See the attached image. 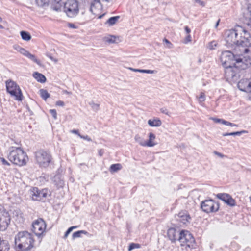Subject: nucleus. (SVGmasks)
Here are the masks:
<instances>
[{"label": "nucleus", "instance_id": "obj_1", "mask_svg": "<svg viewBox=\"0 0 251 251\" xmlns=\"http://www.w3.org/2000/svg\"><path fill=\"white\" fill-rule=\"evenodd\" d=\"M225 36L226 43L229 46L236 45L242 47H251V38L248 32L241 26H238L234 29L226 31ZM243 51L248 53V48H245Z\"/></svg>", "mask_w": 251, "mask_h": 251}, {"label": "nucleus", "instance_id": "obj_2", "mask_svg": "<svg viewBox=\"0 0 251 251\" xmlns=\"http://www.w3.org/2000/svg\"><path fill=\"white\" fill-rule=\"evenodd\" d=\"M32 235L26 231H21L15 237V249L17 251H28L34 247Z\"/></svg>", "mask_w": 251, "mask_h": 251}, {"label": "nucleus", "instance_id": "obj_3", "mask_svg": "<svg viewBox=\"0 0 251 251\" xmlns=\"http://www.w3.org/2000/svg\"><path fill=\"white\" fill-rule=\"evenodd\" d=\"M9 160L13 164L22 166L26 164L28 157L26 153L19 147H12L8 155Z\"/></svg>", "mask_w": 251, "mask_h": 251}, {"label": "nucleus", "instance_id": "obj_4", "mask_svg": "<svg viewBox=\"0 0 251 251\" xmlns=\"http://www.w3.org/2000/svg\"><path fill=\"white\" fill-rule=\"evenodd\" d=\"M6 87L8 93L14 97L15 100L22 101L23 95L19 86L14 81L9 80L6 82Z\"/></svg>", "mask_w": 251, "mask_h": 251}, {"label": "nucleus", "instance_id": "obj_5", "mask_svg": "<svg viewBox=\"0 0 251 251\" xmlns=\"http://www.w3.org/2000/svg\"><path fill=\"white\" fill-rule=\"evenodd\" d=\"M64 11L69 17H75L79 13L78 2L76 0H68L64 3Z\"/></svg>", "mask_w": 251, "mask_h": 251}, {"label": "nucleus", "instance_id": "obj_6", "mask_svg": "<svg viewBox=\"0 0 251 251\" xmlns=\"http://www.w3.org/2000/svg\"><path fill=\"white\" fill-rule=\"evenodd\" d=\"M178 241L182 246L193 248L195 245V239L192 235L188 231L182 230L179 233Z\"/></svg>", "mask_w": 251, "mask_h": 251}, {"label": "nucleus", "instance_id": "obj_7", "mask_svg": "<svg viewBox=\"0 0 251 251\" xmlns=\"http://www.w3.org/2000/svg\"><path fill=\"white\" fill-rule=\"evenodd\" d=\"M236 57V55H235L231 51H225L222 53L221 61L225 68H231L235 66Z\"/></svg>", "mask_w": 251, "mask_h": 251}, {"label": "nucleus", "instance_id": "obj_8", "mask_svg": "<svg viewBox=\"0 0 251 251\" xmlns=\"http://www.w3.org/2000/svg\"><path fill=\"white\" fill-rule=\"evenodd\" d=\"M35 159L42 167H47L51 161L50 154L43 150H40L35 153Z\"/></svg>", "mask_w": 251, "mask_h": 251}, {"label": "nucleus", "instance_id": "obj_9", "mask_svg": "<svg viewBox=\"0 0 251 251\" xmlns=\"http://www.w3.org/2000/svg\"><path fill=\"white\" fill-rule=\"evenodd\" d=\"M31 191L32 200L34 201H45L47 197L50 195L47 189L39 190L37 187H33Z\"/></svg>", "mask_w": 251, "mask_h": 251}, {"label": "nucleus", "instance_id": "obj_10", "mask_svg": "<svg viewBox=\"0 0 251 251\" xmlns=\"http://www.w3.org/2000/svg\"><path fill=\"white\" fill-rule=\"evenodd\" d=\"M46 228V224L43 219L40 218L32 223V230L39 238H42Z\"/></svg>", "mask_w": 251, "mask_h": 251}, {"label": "nucleus", "instance_id": "obj_11", "mask_svg": "<svg viewBox=\"0 0 251 251\" xmlns=\"http://www.w3.org/2000/svg\"><path fill=\"white\" fill-rule=\"evenodd\" d=\"M201 207L203 211L208 213L217 211L219 208V205L214 200L210 199L201 201Z\"/></svg>", "mask_w": 251, "mask_h": 251}, {"label": "nucleus", "instance_id": "obj_12", "mask_svg": "<svg viewBox=\"0 0 251 251\" xmlns=\"http://www.w3.org/2000/svg\"><path fill=\"white\" fill-rule=\"evenodd\" d=\"M10 221V216L3 207H0V230L6 229Z\"/></svg>", "mask_w": 251, "mask_h": 251}, {"label": "nucleus", "instance_id": "obj_13", "mask_svg": "<svg viewBox=\"0 0 251 251\" xmlns=\"http://www.w3.org/2000/svg\"><path fill=\"white\" fill-rule=\"evenodd\" d=\"M216 197L230 206H234L236 205L235 200L228 194L218 193L216 195Z\"/></svg>", "mask_w": 251, "mask_h": 251}, {"label": "nucleus", "instance_id": "obj_14", "mask_svg": "<svg viewBox=\"0 0 251 251\" xmlns=\"http://www.w3.org/2000/svg\"><path fill=\"white\" fill-rule=\"evenodd\" d=\"M238 88L241 91L251 93V82L247 79H242L238 82Z\"/></svg>", "mask_w": 251, "mask_h": 251}, {"label": "nucleus", "instance_id": "obj_15", "mask_svg": "<svg viewBox=\"0 0 251 251\" xmlns=\"http://www.w3.org/2000/svg\"><path fill=\"white\" fill-rule=\"evenodd\" d=\"M176 219L185 224L190 219V217L186 211H182L178 214Z\"/></svg>", "mask_w": 251, "mask_h": 251}, {"label": "nucleus", "instance_id": "obj_16", "mask_svg": "<svg viewBox=\"0 0 251 251\" xmlns=\"http://www.w3.org/2000/svg\"><path fill=\"white\" fill-rule=\"evenodd\" d=\"M179 231H177L174 228H170L167 231V235L169 239L172 242H175L176 240V236L179 235Z\"/></svg>", "mask_w": 251, "mask_h": 251}, {"label": "nucleus", "instance_id": "obj_17", "mask_svg": "<svg viewBox=\"0 0 251 251\" xmlns=\"http://www.w3.org/2000/svg\"><path fill=\"white\" fill-rule=\"evenodd\" d=\"M52 181L58 188H62L64 185V181L60 175H55L52 178Z\"/></svg>", "mask_w": 251, "mask_h": 251}, {"label": "nucleus", "instance_id": "obj_18", "mask_svg": "<svg viewBox=\"0 0 251 251\" xmlns=\"http://www.w3.org/2000/svg\"><path fill=\"white\" fill-rule=\"evenodd\" d=\"M9 249L8 241L0 238V251H8Z\"/></svg>", "mask_w": 251, "mask_h": 251}, {"label": "nucleus", "instance_id": "obj_19", "mask_svg": "<svg viewBox=\"0 0 251 251\" xmlns=\"http://www.w3.org/2000/svg\"><path fill=\"white\" fill-rule=\"evenodd\" d=\"M33 76L38 82L40 83H43L46 81V77L43 74L38 72H34L33 74Z\"/></svg>", "mask_w": 251, "mask_h": 251}, {"label": "nucleus", "instance_id": "obj_20", "mask_svg": "<svg viewBox=\"0 0 251 251\" xmlns=\"http://www.w3.org/2000/svg\"><path fill=\"white\" fill-rule=\"evenodd\" d=\"M155 135L152 133H150L149 134V140L146 142V146L148 147H153L157 144L156 143L154 142L155 139Z\"/></svg>", "mask_w": 251, "mask_h": 251}, {"label": "nucleus", "instance_id": "obj_21", "mask_svg": "<svg viewBox=\"0 0 251 251\" xmlns=\"http://www.w3.org/2000/svg\"><path fill=\"white\" fill-rule=\"evenodd\" d=\"M148 124L151 127H159L162 125V122L159 119H150Z\"/></svg>", "mask_w": 251, "mask_h": 251}, {"label": "nucleus", "instance_id": "obj_22", "mask_svg": "<svg viewBox=\"0 0 251 251\" xmlns=\"http://www.w3.org/2000/svg\"><path fill=\"white\" fill-rule=\"evenodd\" d=\"M236 63L234 67L238 68L242 70V65H245L244 62V58L242 56H236L235 59Z\"/></svg>", "mask_w": 251, "mask_h": 251}, {"label": "nucleus", "instance_id": "obj_23", "mask_svg": "<svg viewBox=\"0 0 251 251\" xmlns=\"http://www.w3.org/2000/svg\"><path fill=\"white\" fill-rule=\"evenodd\" d=\"M119 18V16L110 17L106 21L105 24L108 25L109 26H112L117 22Z\"/></svg>", "mask_w": 251, "mask_h": 251}, {"label": "nucleus", "instance_id": "obj_24", "mask_svg": "<svg viewBox=\"0 0 251 251\" xmlns=\"http://www.w3.org/2000/svg\"><path fill=\"white\" fill-rule=\"evenodd\" d=\"M122 169V165L119 164H114L110 166L109 168V171L113 173L114 172H116L119 170H120Z\"/></svg>", "mask_w": 251, "mask_h": 251}, {"label": "nucleus", "instance_id": "obj_25", "mask_svg": "<svg viewBox=\"0 0 251 251\" xmlns=\"http://www.w3.org/2000/svg\"><path fill=\"white\" fill-rule=\"evenodd\" d=\"M245 65H242V70L246 69L251 65V59L249 56H243Z\"/></svg>", "mask_w": 251, "mask_h": 251}, {"label": "nucleus", "instance_id": "obj_26", "mask_svg": "<svg viewBox=\"0 0 251 251\" xmlns=\"http://www.w3.org/2000/svg\"><path fill=\"white\" fill-rule=\"evenodd\" d=\"M20 35L23 40L25 41H29L31 38V36L29 32L25 31L20 32Z\"/></svg>", "mask_w": 251, "mask_h": 251}, {"label": "nucleus", "instance_id": "obj_27", "mask_svg": "<svg viewBox=\"0 0 251 251\" xmlns=\"http://www.w3.org/2000/svg\"><path fill=\"white\" fill-rule=\"evenodd\" d=\"M39 94L41 97L45 100L50 97V94L46 90L44 89L39 90Z\"/></svg>", "mask_w": 251, "mask_h": 251}, {"label": "nucleus", "instance_id": "obj_28", "mask_svg": "<svg viewBox=\"0 0 251 251\" xmlns=\"http://www.w3.org/2000/svg\"><path fill=\"white\" fill-rule=\"evenodd\" d=\"M26 57L36 63L38 65L41 66L42 64L40 61L37 59L34 55L31 54L29 52H28Z\"/></svg>", "mask_w": 251, "mask_h": 251}, {"label": "nucleus", "instance_id": "obj_29", "mask_svg": "<svg viewBox=\"0 0 251 251\" xmlns=\"http://www.w3.org/2000/svg\"><path fill=\"white\" fill-rule=\"evenodd\" d=\"M135 141L142 146H146V141H145L139 135H136L134 137Z\"/></svg>", "mask_w": 251, "mask_h": 251}, {"label": "nucleus", "instance_id": "obj_30", "mask_svg": "<svg viewBox=\"0 0 251 251\" xmlns=\"http://www.w3.org/2000/svg\"><path fill=\"white\" fill-rule=\"evenodd\" d=\"M82 234H84L85 235L89 234L88 232L85 230H79L74 232L72 235V238L73 239H75L76 238L80 237Z\"/></svg>", "mask_w": 251, "mask_h": 251}, {"label": "nucleus", "instance_id": "obj_31", "mask_svg": "<svg viewBox=\"0 0 251 251\" xmlns=\"http://www.w3.org/2000/svg\"><path fill=\"white\" fill-rule=\"evenodd\" d=\"M116 37L115 36L109 35L108 36L105 37L103 38V40L105 42L112 44L116 42Z\"/></svg>", "mask_w": 251, "mask_h": 251}, {"label": "nucleus", "instance_id": "obj_32", "mask_svg": "<svg viewBox=\"0 0 251 251\" xmlns=\"http://www.w3.org/2000/svg\"><path fill=\"white\" fill-rule=\"evenodd\" d=\"M49 0H36L37 4L40 7H45L48 5Z\"/></svg>", "mask_w": 251, "mask_h": 251}, {"label": "nucleus", "instance_id": "obj_33", "mask_svg": "<svg viewBox=\"0 0 251 251\" xmlns=\"http://www.w3.org/2000/svg\"><path fill=\"white\" fill-rule=\"evenodd\" d=\"M246 23L247 25L251 26V10L249 11L246 16Z\"/></svg>", "mask_w": 251, "mask_h": 251}, {"label": "nucleus", "instance_id": "obj_34", "mask_svg": "<svg viewBox=\"0 0 251 251\" xmlns=\"http://www.w3.org/2000/svg\"><path fill=\"white\" fill-rule=\"evenodd\" d=\"M89 104L91 106L93 110L97 111L99 109L100 105L99 104L95 103L93 101L89 102Z\"/></svg>", "mask_w": 251, "mask_h": 251}, {"label": "nucleus", "instance_id": "obj_35", "mask_svg": "<svg viewBox=\"0 0 251 251\" xmlns=\"http://www.w3.org/2000/svg\"><path fill=\"white\" fill-rule=\"evenodd\" d=\"M217 43L215 41H211L209 43L208 48L210 50H213L217 46Z\"/></svg>", "mask_w": 251, "mask_h": 251}, {"label": "nucleus", "instance_id": "obj_36", "mask_svg": "<svg viewBox=\"0 0 251 251\" xmlns=\"http://www.w3.org/2000/svg\"><path fill=\"white\" fill-rule=\"evenodd\" d=\"M247 132H248L247 131L242 130L240 131L230 132V134H231V136H235V135L240 136L243 133H247Z\"/></svg>", "mask_w": 251, "mask_h": 251}, {"label": "nucleus", "instance_id": "obj_37", "mask_svg": "<svg viewBox=\"0 0 251 251\" xmlns=\"http://www.w3.org/2000/svg\"><path fill=\"white\" fill-rule=\"evenodd\" d=\"M139 244H135V243H131V244H130V245L129 246L128 250L129 251H130L135 248H139Z\"/></svg>", "mask_w": 251, "mask_h": 251}, {"label": "nucleus", "instance_id": "obj_38", "mask_svg": "<svg viewBox=\"0 0 251 251\" xmlns=\"http://www.w3.org/2000/svg\"><path fill=\"white\" fill-rule=\"evenodd\" d=\"M200 103L203 102L205 101V95L203 93H201L200 96L198 98Z\"/></svg>", "mask_w": 251, "mask_h": 251}, {"label": "nucleus", "instance_id": "obj_39", "mask_svg": "<svg viewBox=\"0 0 251 251\" xmlns=\"http://www.w3.org/2000/svg\"><path fill=\"white\" fill-rule=\"evenodd\" d=\"M210 119L213 120L214 122H215L216 123H221L222 124L223 123V120H224L223 119H219V118H214V117H210Z\"/></svg>", "mask_w": 251, "mask_h": 251}, {"label": "nucleus", "instance_id": "obj_40", "mask_svg": "<svg viewBox=\"0 0 251 251\" xmlns=\"http://www.w3.org/2000/svg\"><path fill=\"white\" fill-rule=\"evenodd\" d=\"M163 42L167 44V47L169 49H171V48H172L173 47L172 44L168 39H167L166 38H164L163 39Z\"/></svg>", "mask_w": 251, "mask_h": 251}, {"label": "nucleus", "instance_id": "obj_41", "mask_svg": "<svg viewBox=\"0 0 251 251\" xmlns=\"http://www.w3.org/2000/svg\"><path fill=\"white\" fill-rule=\"evenodd\" d=\"M50 112L52 115L54 119L57 118V113L56 110L50 109Z\"/></svg>", "mask_w": 251, "mask_h": 251}, {"label": "nucleus", "instance_id": "obj_42", "mask_svg": "<svg viewBox=\"0 0 251 251\" xmlns=\"http://www.w3.org/2000/svg\"><path fill=\"white\" fill-rule=\"evenodd\" d=\"M78 136L82 138V139H85V140H87L88 141H92V139H91V138H90L88 136L86 135V136H83V135H82L80 134H78Z\"/></svg>", "mask_w": 251, "mask_h": 251}, {"label": "nucleus", "instance_id": "obj_43", "mask_svg": "<svg viewBox=\"0 0 251 251\" xmlns=\"http://www.w3.org/2000/svg\"><path fill=\"white\" fill-rule=\"evenodd\" d=\"M29 51L25 50L24 48H22V49L19 51V52L26 56L27 54Z\"/></svg>", "mask_w": 251, "mask_h": 251}, {"label": "nucleus", "instance_id": "obj_44", "mask_svg": "<svg viewBox=\"0 0 251 251\" xmlns=\"http://www.w3.org/2000/svg\"><path fill=\"white\" fill-rule=\"evenodd\" d=\"M191 41V36L190 34H188V35L186 37L184 42L185 44H187L188 42H190Z\"/></svg>", "mask_w": 251, "mask_h": 251}, {"label": "nucleus", "instance_id": "obj_45", "mask_svg": "<svg viewBox=\"0 0 251 251\" xmlns=\"http://www.w3.org/2000/svg\"><path fill=\"white\" fill-rule=\"evenodd\" d=\"M160 111L162 113H164L167 115H169V112L166 108H161Z\"/></svg>", "mask_w": 251, "mask_h": 251}, {"label": "nucleus", "instance_id": "obj_46", "mask_svg": "<svg viewBox=\"0 0 251 251\" xmlns=\"http://www.w3.org/2000/svg\"><path fill=\"white\" fill-rule=\"evenodd\" d=\"M57 4L58 5H55V6L52 5V9L54 10H55L56 11H60V8H61V6H60V4Z\"/></svg>", "mask_w": 251, "mask_h": 251}, {"label": "nucleus", "instance_id": "obj_47", "mask_svg": "<svg viewBox=\"0 0 251 251\" xmlns=\"http://www.w3.org/2000/svg\"><path fill=\"white\" fill-rule=\"evenodd\" d=\"M129 69L135 72L143 73V71H144V69H134L132 68H129Z\"/></svg>", "mask_w": 251, "mask_h": 251}, {"label": "nucleus", "instance_id": "obj_48", "mask_svg": "<svg viewBox=\"0 0 251 251\" xmlns=\"http://www.w3.org/2000/svg\"><path fill=\"white\" fill-rule=\"evenodd\" d=\"M155 71L154 70H144V71H143V73H147V74H154Z\"/></svg>", "mask_w": 251, "mask_h": 251}, {"label": "nucleus", "instance_id": "obj_49", "mask_svg": "<svg viewBox=\"0 0 251 251\" xmlns=\"http://www.w3.org/2000/svg\"><path fill=\"white\" fill-rule=\"evenodd\" d=\"M195 2L199 4L200 5L202 6H205V3L204 1H201V0H195Z\"/></svg>", "mask_w": 251, "mask_h": 251}, {"label": "nucleus", "instance_id": "obj_50", "mask_svg": "<svg viewBox=\"0 0 251 251\" xmlns=\"http://www.w3.org/2000/svg\"><path fill=\"white\" fill-rule=\"evenodd\" d=\"M214 154L216 155H217L218 156L221 157V158H223L224 157H226V156H225V155L223 154L222 153H220V152H219L218 151H214Z\"/></svg>", "mask_w": 251, "mask_h": 251}, {"label": "nucleus", "instance_id": "obj_51", "mask_svg": "<svg viewBox=\"0 0 251 251\" xmlns=\"http://www.w3.org/2000/svg\"><path fill=\"white\" fill-rule=\"evenodd\" d=\"M71 231H72L71 229L70 228H69L65 233V235L64 236V238L66 239Z\"/></svg>", "mask_w": 251, "mask_h": 251}, {"label": "nucleus", "instance_id": "obj_52", "mask_svg": "<svg viewBox=\"0 0 251 251\" xmlns=\"http://www.w3.org/2000/svg\"><path fill=\"white\" fill-rule=\"evenodd\" d=\"M56 105L59 106H64V102L62 101L58 100L56 101Z\"/></svg>", "mask_w": 251, "mask_h": 251}, {"label": "nucleus", "instance_id": "obj_53", "mask_svg": "<svg viewBox=\"0 0 251 251\" xmlns=\"http://www.w3.org/2000/svg\"><path fill=\"white\" fill-rule=\"evenodd\" d=\"M46 55L47 57H48L51 60L54 61L55 62H57V59H54L52 56H51L49 53H47Z\"/></svg>", "mask_w": 251, "mask_h": 251}, {"label": "nucleus", "instance_id": "obj_54", "mask_svg": "<svg viewBox=\"0 0 251 251\" xmlns=\"http://www.w3.org/2000/svg\"><path fill=\"white\" fill-rule=\"evenodd\" d=\"M0 159L3 165H10V164L4 158H1Z\"/></svg>", "mask_w": 251, "mask_h": 251}, {"label": "nucleus", "instance_id": "obj_55", "mask_svg": "<svg viewBox=\"0 0 251 251\" xmlns=\"http://www.w3.org/2000/svg\"><path fill=\"white\" fill-rule=\"evenodd\" d=\"M184 29L186 33L189 34L191 32L190 29L187 26H185Z\"/></svg>", "mask_w": 251, "mask_h": 251}, {"label": "nucleus", "instance_id": "obj_56", "mask_svg": "<svg viewBox=\"0 0 251 251\" xmlns=\"http://www.w3.org/2000/svg\"><path fill=\"white\" fill-rule=\"evenodd\" d=\"M14 49L17 50L18 52H19V51L21 50V49H22V47H21L20 46H18V45H15L14 46Z\"/></svg>", "mask_w": 251, "mask_h": 251}, {"label": "nucleus", "instance_id": "obj_57", "mask_svg": "<svg viewBox=\"0 0 251 251\" xmlns=\"http://www.w3.org/2000/svg\"><path fill=\"white\" fill-rule=\"evenodd\" d=\"M68 26L69 27L72 28H76L75 25L73 23H69L68 24Z\"/></svg>", "mask_w": 251, "mask_h": 251}, {"label": "nucleus", "instance_id": "obj_58", "mask_svg": "<svg viewBox=\"0 0 251 251\" xmlns=\"http://www.w3.org/2000/svg\"><path fill=\"white\" fill-rule=\"evenodd\" d=\"M111 0H94L95 2L100 3V1H105V2H109Z\"/></svg>", "mask_w": 251, "mask_h": 251}, {"label": "nucleus", "instance_id": "obj_59", "mask_svg": "<svg viewBox=\"0 0 251 251\" xmlns=\"http://www.w3.org/2000/svg\"><path fill=\"white\" fill-rule=\"evenodd\" d=\"M103 153H104V151L103 150L100 149L99 151V154L100 156H102Z\"/></svg>", "mask_w": 251, "mask_h": 251}, {"label": "nucleus", "instance_id": "obj_60", "mask_svg": "<svg viewBox=\"0 0 251 251\" xmlns=\"http://www.w3.org/2000/svg\"><path fill=\"white\" fill-rule=\"evenodd\" d=\"M229 124V122L226 121L224 119L223 120V122L222 124L225 125H226V126H228Z\"/></svg>", "mask_w": 251, "mask_h": 251}, {"label": "nucleus", "instance_id": "obj_61", "mask_svg": "<svg viewBox=\"0 0 251 251\" xmlns=\"http://www.w3.org/2000/svg\"><path fill=\"white\" fill-rule=\"evenodd\" d=\"M63 93L64 94H68V95H71L72 94V93L71 92H69L66 90H63Z\"/></svg>", "mask_w": 251, "mask_h": 251}, {"label": "nucleus", "instance_id": "obj_62", "mask_svg": "<svg viewBox=\"0 0 251 251\" xmlns=\"http://www.w3.org/2000/svg\"><path fill=\"white\" fill-rule=\"evenodd\" d=\"M72 132L73 133L76 134L77 135H78V134H79L78 130H73L72 131Z\"/></svg>", "mask_w": 251, "mask_h": 251}, {"label": "nucleus", "instance_id": "obj_63", "mask_svg": "<svg viewBox=\"0 0 251 251\" xmlns=\"http://www.w3.org/2000/svg\"><path fill=\"white\" fill-rule=\"evenodd\" d=\"M94 6V4L92 3L91 4V7H90V11L93 13V7Z\"/></svg>", "mask_w": 251, "mask_h": 251}, {"label": "nucleus", "instance_id": "obj_64", "mask_svg": "<svg viewBox=\"0 0 251 251\" xmlns=\"http://www.w3.org/2000/svg\"><path fill=\"white\" fill-rule=\"evenodd\" d=\"M228 126H237V125L235 124H234V123H232L229 122Z\"/></svg>", "mask_w": 251, "mask_h": 251}]
</instances>
